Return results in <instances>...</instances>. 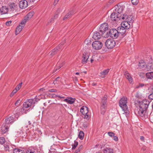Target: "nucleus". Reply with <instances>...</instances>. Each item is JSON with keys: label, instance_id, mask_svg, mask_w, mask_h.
I'll return each instance as SVG.
<instances>
[{"label": "nucleus", "instance_id": "obj_1", "mask_svg": "<svg viewBox=\"0 0 153 153\" xmlns=\"http://www.w3.org/2000/svg\"><path fill=\"white\" fill-rule=\"evenodd\" d=\"M123 9V7L121 3H119L117 5H115V15L117 13L116 11L119 15H116L117 19H115V21L117 20L118 19L119 20H121L122 19L125 20L126 22H128L129 23H131L133 21V17L132 15H128L126 14L123 15L122 16H120V14L121 13Z\"/></svg>", "mask_w": 153, "mask_h": 153}, {"label": "nucleus", "instance_id": "obj_2", "mask_svg": "<svg viewBox=\"0 0 153 153\" xmlns=\"http://www.w3.org/2000/svg\"><path fill=\"white\" fill-rule=\"evenodd\" d=\"M149 104V101L146 100H143L140 102L139 105L135 111V113L141 117L146 116V110Z\"/></svg>", "mask_w": 153, "mask_h": 153}, {"label": "nucleus", "instance_id": "obj_3", "mask_svg": "<svg viewBox=\"0 0 153 153\" xmlns=\"http://www.w3.org/2000/svg\"><path fill=\"white\" fill-rule=\"evenodd\" d=\"M127 102V98L124 97L121 98L119 102L120 107L125 113H127L128 111V108L126 104Z\"/></svg>", "mask_w": 153, "mask_h": 153}, {"label": "nucleus", "instance_id": "obj_4", "mask_svg": "<svg viewBox=\"0 0 153 153\" xmlns=\"http://www.w3.org/2000/svg\"><path fill=\"white\" fill-rule=\"evenodd\" d=\"M17 119L15 114L8 115L5 117L4 123L9 125L13 123Z\"/></svg>", "mask_w": 153, "mask_h": 153}, {"label": "nucleus", "instance_id": "obj_5", "mask_svg": "<svg viewBox=\"0 0 153 153\" xmlns=\"http://www.w3.org/2000/svg\"><path fill=\"white\" fill-rule=\"evenodd\" d=\"M125 29L121 26L120 27H118L117 29H115L117 33H115V39L118 37H119L120 39L122 38L123 35L125 33Z\"/></svg>", "mask_w": 153, "mask_h": 153}, {"label": "nucleus", "instance_id": "obj_6", "mask_svg": "<svg viewBox=\"0 0 153 153\" xmlns=\"http://www.w3.org/2000/svg\"><path fill=\"white\" fill-rule=\"evenodd\" d=\"M107 96L105 95L102 99V101L101 105V113L103 114L105 111V108L107 106Z\"/></svg>", "mask_w": 153, "mask_h": 153}, {"label": "nucleus", "instance_id": "obj_7", "mask_svg": "<svg viewBox=\"0 0 153 153\" xmlns=\"http://www.w3.org/2000/svg\"><path fill=\"white\" fill-rule=\"evenodd\" d=\"M33 16V13L30 12L29 13L24 17V19L22 20L19 25L24 27L26 22L31 19Z\"/></svg>", "mask_w": 153, "mask_h": 153}, {"label": "nucleus", "instance_id": "obj_8", "mask_svg": "<svg viewBox=\"0 0 153 153\" xmlns=\"http://www.w3.org/2000/svg\"><path fill=\"white\" fill-rule=\"evenodd\" d=\"M80 111L82 114L84 116V118L86 119H88L90 118L89 115L88 114V109L85 106H83L80 109Z\"/></svg>", "mask_w": 153, "mask_h": 153}, {"label": "nucleus", "instance_id": "obj_9", "mask_svg": "<svg viewBox=\"0 0 153 153\" xmlns=\"http://www.w3.org/2000/svg\"><path fill=\"white\" fill-rule=\"evenodd\" d=\"M93 48L96 50L100 49L102 46V44L101 42L98 41H95L92 44Z\"/></svg>", "mask_w": 153, "mask_h": 153}, {"label": "nucleus", "instance_id": "obj_10", "mask_svg": "<svg viewBox=\"0 0 153 153\" xmlns=\"http://www.w3.org/2000/svg\"><path fill=\"white\" fill-rule=\"evenodd\" d=\"M114 39H108L106 41L105 45L108 48H112L115 46V41Z\"/></svg>", "mask_w": 153, "mask_h": 153}, {"label": "nucleus", "instance_id": "obj_11", "mask_svg": "<svg viewBox=\"0 0 153 153\" xmlns=\"http://www.w3.org/2000/svg\"><path fill=\"white\" fill-rule=\"evenodd\" d=\"M114 29H111L108 31L106 32L103 36L104 37L106 38L110 36L112 39H114V37H115Z\"/></svg>", "mask_w": 153, "mask_h": 153}, {"label": "nucleus", "instance_id": "obj_12", "mask_svg": "<svg viewBox=\"0 0 153 153\" xmlns=\"http://www.w3.org/2000/svg\"><path fill=\"white\" fill-rule=\"evenodd\" d=\"M108 25L107 23H103L101 25L100 27V33H103L104 35H105L104 33H105V32L108 29Z\"/></svg>", "mask_w": 153, "mask_h": 153}, {"label": "nucleus", "instance_id": "obj_13", "mask_svg": "<svg viewBox=\"0 0 153 153\" xmlns=\"http://www.w3.org/2000/svg\"><path fill=\"white\" fill-rule=\"evenodd\" d=\"M4 149L7 151H8L10 153L14 152V150L16 149L14 146L10 145H5L4 146Z\"/></svg>", "mask_w": 153, "mask_h": 153}, {"label": "nucleus", "instance_id": "obj_14", "mask_svg": "<svg viewBox=\"0 0 153 153\" xmlns=\"http://www.w3.org/2000/svg\"><path fill=\"white\" fill-rule=\"evenodd\" d=\"M10 126L5 123L3 124L1 128V131L2 134H4L8 131Z\"/></svg>", "mask_w": 153, "mask_h": 153}, {"label": "nucleus", "instance_id": "obj_15", "mask_svg": "<svg viewBox=\"0 0 153 153\" xmlns=\"http://www.w3.org/2000/svg\"><path fill=\"white\" fill-rule=\"evenodd\" d=\"M28 6V3L27 0H23L20 1L19 3V7L22 9H25Z\"/></svg>", "mask_w": 153, "mask_h": 153}, {"label": "nucleus", "instance_id": "obj_16", "mask_svg": "<svg viewBox=\"0 0 153 153\" xmlns=\"http://www.w3.org/2000/svg\"><path fill=\"white\" fill-rule=\"evenodd\" d=\"M64 44V43H62L61 44L59 45L58 46L56 47L50 53V55L53 56L56 54L59 51V50L61 49L62 45Z\"/></svg>", "mask_w": 153, "mask_h": 153}, {"label": "nucleus", "instance_id": "obj_17", "mask_svg": "<svg viewBox=\"0 0 153 153\" xmlns=\"http://www.w3.org/2000/svg\"><path fill=\"white\" fill-rule=\"evenodd\" d=\"M33 101V100L31 99L27 100L23 104L24 107L26 108L30 107L32 105Z\"/></svg>", "mask_w": 153, "mask_h": 153}, {"label": "nucleus", "instance_id": "obj_18", "mask_svg": "<svg viewBox=\"0 0 153 153\" xmlns=\"http://www.w3.org/2000/svg\"><path fill=\"white\" fill-rule=\"evenodd\" d=\"M102 35H103V33L95 31L92 37L94 39H98L101 38Z\"/></svg>", "mask_w": 153, "mask_h": 153}, {"label": "nucleus", "instance_id": "obj_19", "mask_svg": "<svg viewBox=\"0 0 153 153\" xmlns=\"http://www.w3.org/2000/svg\"><path fill=\"white\" fill-rule=\"evenodd\" d=\"M124 75L125 77L128 80L130 83H131L133 82V79L131 75L128 71L125 72Z\"/></svg>", "mask_w": 153, "mask_h": 153}, {"label": "nucleus", "instance_id": "obj_20", "mask_svg": "<svg viewBox=\"0 0 153 153\" xmlns=\"http://www.w3.org/2000/svg\"><path fill=\"white\" fill-rule=\"evenodd\" d=\"M89 54L88 53H84L83 54L82 62V64H85L87 62L88 59Z\"/></svg>", "mask_w": 153, "mask_h": 153}, {"label": "nucleus", "instance_id": "obj_21", "mask_svg": "<svg viewBox=\"0 0 153 153\" xmlns=\"http://www.w3.org/2000/svg\"><path fill=\"white\" fill-rule=\"evenodd\" d=\"M131 23H129L128 22H126V21L123 22L121 23V26L123 27L125 29H128L131 27Z\"/></svg>", "mask_w": 153, "mask_h": 153}, {"label": "nucleus", "instance_id": "obj_22", "mask_svg": "<svg viewBox=\"0 0 153 153\" xmlns=\"http://www.w3.org/2000/svg\"><path fill=\"white\" fill-rule=\"evenodd\" d=\"M76 100V99L71 97H67L64 100V101L67 102L69 104H72L74 103Z\"/></svg>", "mask_w": 153, "mask_h": 153}, {"label": "nucleus", "instance_id": "obj_23", "mask_svg": "<svg viewBox=\"0 0 153 153\" xmlns=\"http://www.w3.org/2000/svg\"><path fill=\"white\" fill-rule=\"evenodd\" d=\"M145 70L147 71L153 70V63L152 62L148 63L146 66Z\"/></svg>", "mask_w": 153, "mask_h": 153}, {"label": "nucleus", "instance_id": "obj_24", "mask_svg": "<svg viewBox=\"0 0 153 153\" xmlns=\"http://www.w3.org/2000/svg\"><path fill=\"white\" fill-rule=\"evenodd\" d=\"M74 11L73 10L69 11L68 13L64 16L63 18V20H65L68 18L70 17L71 16L74 14Z\"/></svg>", "mask_w": 153, "mask_h": 153}, {"label": "nucleus", "instance_id": "obj_25", "mask_svg": "<svg viewBox=\"0 0 153 153\" xmlns=\"http://www.w3.org/2000/svg\"><path fill=\"white\" fill-rule=\"evenodd\" d=\"M109 70V69H107L103 70V71H101L100 73V77L102 78L105 77V75H106L108 73Z\"/></svg>", "mask_w": 153, "mask_h": 153}, {"label": "nucleus", "instance_id": "obj_26", "mask_svg": "<svg viewBox=\"0 0 153 153\" xmlns=\"http://www.w3.org/2000/svg\"><path fill=\"white\" fill-rule=\"evenodd\" d=\"M146 63L145 61L143 60H140L138 64L139 67L140 68H145L146 65Z\"/></svg>", "mask_w": 153, "mask_h": 153}, {"label": "nucleus", "instance_id": "obj_27", "mask_svg": "<svg viewBox=\"0 0 153 153\" xmlns=\"http://www.w3.org/2000/svg\"><path fill=\"white\" fill-rule=\"evenodd\" d=\"M24 28V27L19 25V26H18L16 30H15V34L16 35L19 34L20 32L22 31V30Z\"/></svg>", "mask_w": 153, "mask_h": 153}, {"label": "nucleus", "instance_id": "obj_28", "mask_svg": "<svg viewBox=\"0 0 153 153\" xmlns=\"http://www.w3.org/2000/svg\"><path fill=\"white\" fill-rule=\"evenodd\" d=\"M8 9L6 7H3L1 11H0V14L2 15L7 13L8 12Z\"/></svg>", "mask_w": 153, "mask_h": 153}, {"label": "nucleus", "instance_id": "obj_29", "mask_svg": "<svg viewBox=\"0 0 153 153\" xmlns=\"http://www.w3.org/2000/svg\"><path fill=\"white\" fill-rule=\"evenodd\" d=\"M104 153H114L113 149L109 147L106 148L103 150Z\"/></svg>", "mask_w": 153, "mask_h": 153}, {"label": "nucleus", "instance_id": "obj_30", "mask_svg": "<svg viewBox=\"0 0 153 153\" xmlns=\"http://www.w3.org/2000/svg\"><path fill=\"white\" fill-rule=\"evenodd\" d=\"M9 6L10 9L12 11L16 10L18 7L17 4L14 3H11Z\"/></svg>", "mask_w": 153, "mask_h": 153}, {"label": "nucleus", "instance_id": "obj_31", "mask_svg": "<svg viewBox=\"0 0 153 153\" xmlns=\"http://www.w3.org/2000/svg\"><path fill=\"white\" fill-rule=\"evenodd\" d=\"M146 77L148 79H151L153 78V72H150L146 74Z\"/></svg>", "mask_w": 153, "mask_h": 153}, {"label": "nucleus", "instance_id": "obj_32", "mask_svg": "<svg viewBox=\"0 0 153 153\" xmlns=\"http://www.w3.org/2000/svg\"><path fill=\"white\" fill-rule=\"evenodd\" d=\"M53 83L54 85H60L61 83V78L60 77H57L54 81Z\"/></svg>", "mask_w": 153, "mask_h": 153}, {"label": "nucleus", "instance_id": "obj_33", "mask_svg": "<svg viewBox=\"0 0 153 153\" xmlns=\"http://www.w3.org/2000/svg\"><path fill=\"white\" fill-rule=\"evenodd\" d=\"M26 153H36V150L33 148H29L27 150Z\"/></svg>", "mask_w": 153, "mask_h": 153}, {"label": "nucleus", "instance_id": "obj_34", "mask_svg": "<svg viewBox=\"0 0 153 153\" xmlns=\"http://www.w3.org/2000/svg\"><path fill=\"white\" fill-rule=\"evenodd\" d=\"M14 153H25L24 151L23 150H21L20 149L16 148L14 150Z\"/></svg>", "mask_w": 153, "mask_h": 153}, {"label": "nucleus", "instance_id": "obj_35", "mask_svg": "<svg viewBox=\"0 0 153 153\" xmlns=\"http://www.w3.org/2000/svg\"><path fill=\"white\" fill-rule=\"evenodd\" d=\"M84 136V133L82 131H80L79 132L78 137L81 140H82L83 139Z\"/></svg>", "mask_w": 153, "mask_h": 153}, {"label": "nucleus", "instance_id": "obj_36", "mask_svg": "<svg viewBox=\"0 0 153 153\" xmlns=\"http://www.w3.org/2000/svg\"><path fill=\"white\" fill-rule=\"evenodd\" d=\"M110 19L113 22L115 21V12H113L111 14L110 16Z\"/></svg>", "mask_w": 153, "mask_h": 153}, {"label": "nucleus", "instance_id": "obj_37", "mask_svg": "<svg viewBox=\"0 0 153 153\" xmlns=\"http://www.w3.org/2000/svg\"><path fill=\"white\" fill-rule=\"evenodd\" d=\"M5 142V139L3 137H0V144H3Z\"/></svg>", "mask_w": 153, "mask_h": 153}, {"label": "nucleus", "instance_id": "obj_38", "mask_svg": "<svg viewBox=\"0 0 153 153\" xmlns=\"http://www.w3.org/2000/svg\"><path fill=\"white\" fill-rule=\"evenodd\" d=\"M135 96L137 98H141L142 97V95L139 92H137L136 93Z\"/></svg>", "mask_w": 153, "mask_h": 153}, {"label": "nucleus", "instance_id": "obj_39", "mask_svg": "<svg viewBox=\"0 0 153 153\" xmlns=\"http://www.w3.org/2000/svg\"><path fill=\"white\" fill-rule=\"evenodd\" d=\"M131 2L133 5H136L139 2V0H131Z\"/></svg>", "mask_w": 153, "mask_h": 153}, {"label": "nucleus", "instance_id": "obj_40", "mask_svg": "<svg viewBox=\"0 0 153 153\" xmlns=\"http://www.w3.org/2000/svg\"><path fill=\"white\" fill-rule=\"evenodd\" d=\"M21 102V100L20 99L18 100L15 103V106L18 107L20 104Z\"/></svg>", "mask_w": 153, "mask_h": 153}, {"label": "nucleus", "instance_id": "obj_41", "mask_svg": "<svg viewBox=\"0 0 153 153\" xmlns=\"http://www.w3.org/2000/svg\"><path fill=\"white\" fill-rule=\"evenodd\" d=\"M17 90L16 89H14L13 91L11 92V93H10V97H12L13 95L17 92Z\"/></svg>", "mask_w": 153, "mask_h": 153}, {"label": "nucleus", "instance_id": "obj_42", "mask_svg": "<svg viewBox=\"0 0 153 153\" xmlns=\"http://www.w3.org/2000/svg\"><path fill=\"white\" fill-rule=\"evenodd\" d=\"M22 83H19L16 87L15 89L17 90V91H18L21 87L22 85Z\"/></svg>", "mask_w": 153, "mask_h": 153}, {"label": "nucleus", "instance_id": "obj_43", "mask_svg": "<svg viewBox=\"0 0 153 153\" xmlns=\"http://www.w3.org/2000/svg\"><path fill=\"white\" fill-rule=\"evenodd\" d=\"M78 145V143L77 142H75L74 145L72 146V149H75Z\"/></svg>", "mask_w": 153, "mask_h": 153}, {"label": "nucleus", "instance_id": "obj_44", "mask_svg": "<svg viewBox=\"0 0 153 153\" xmlns=\"http://www.w3.org/2000/svg\"><path fill=\"white\" fill-rule=\"evenodd\" d=\"M64 64V62H63L62 64L60 65L59 67L58 68H56L55 70L53 72L55 73V72H56L57 70H58L61 67H62L63 65Z\"/></svg>", "mask_w": 153, "mask_h": 153}, {"label": "nucleus", "instance_id": "obj_45", "mask_svg": "<svg viewBox=\"0 0 153 153\" xmlns=\"http://www.w3.org/2000/svg\"><path fill=\"white\" fill-rule=\"evenodd\" d=\"M108 135L111 137H114V134L111 132H109L108 133Z\"/></svg>", "mask_w": 153, "mask_h": 153}, {"label": "nucleus", "instance_id": "obj_46", "mask_svg": "<svg viewBox=\"0 0 153 153\" xmlns=\"http://www.w3.org/2000/svg\"><path fill=\"white\" fill-rule=\"evenodd\" d=\"M84 43L85 44H86L87 45L91 44V42L90 40H85Z\"/></svg>", "mask_w": 153, "mask_h": 153}, {"label": "nucleus", "instance_id": "obj_47", "mask_svg": "<svg viewBox=\"0 0 153 153\" xmlns=\"http://www.w3.org/2000/svg\"><path fill=\"white\" fill-rule=\"evenodd\" d=\"M12 22L11 21H8L6 22V25L7 26H9L11 23Z\"/></svg>", "mask_w": 153, "mask_h": 153}, {"label": "nucleus", "instance_id": "obj_48", "mask_svg": "<svg viewBox=\"0 0 153 153\" xmlns=\"http://www.w3.org/2000/svg\"><path fill=\"white\" fill-rule=\"evenodd\" d=\"M53 96L54 97H57L59 98H64V97H62L59 95H55V94H53Z\"/></svg>", "mask_w": 153, "mask_h": 153}, {"label": "nucleus", "instance_id": "obj_49", "mask_svg": "<svg viewBox=\"0 0 153 153\" xmlns=\"http://www.w3.org/2000/svg\"><path fill=\"white\" fill-rule=\"evenodd\" d=\"M49 91L51 92H56L57 91L55 89H52L51 90H49Z\"/></svg>", "mask_w": 153, "mask_h": 153}, {"label": "nucleus", "instance_id": "obj_50", "mask_svg": "<svg viewBox=\"0 0 153 153\" xmlns=\"http://www.w3.org/2000/svg\"><path fill=\"white\" fill-rule=\"evenodd\" d=\"M53 20V18H52L50 19L48 21V24L49 23L51 22Z\"/></svg>", "mask_w": 153, "mask_h": 153}, {"label": "nucleus", "instance_id": "obj_51", "mask_svg": "<svg viewBox=\"0 0 153 153\" xmlns=\"http://www.w3.org/2000/svg\"><path fill=\"white\" fill-rule=\"evenodd\" d=\"M58 14L56 13L55 15L54 16V18H53V19H56L58 17Z\"/></svg>", "mask_w": 153, "mask_h": 153}, {"label": "nucleus", "instance_id": "obj_52", "mask_svg": "<svg viewBox=\"0 0 153 153\" xmlns=\"http://www.w3.org/2000/svg\"><path fill=\"white\" fill-rule=\"evenodd\" d=\"M61 12V10L60 9L58 8L57 10V13L59 14L60 12Z\"/></svg>", "mask_w": 153, "mask_h": 153}, {"label": "nucleus", "instance_id": "obj_53", "mask_svg": "<svg viewBox=\"0 0 153 153\" xmlns=\"http://www.w3.org/2000/svg\"><path fill=\"white\" fill-rule=\"evenodd\" d=\"M59 0H55L54 4V5H56L57 3L58 2V1H59Z\"/></svg>", "mask_w": 153, "mask_h": 153}, {"label": "nucleus", "instance_id": "obj_54", "mask_svg": "<svg viewBox=\"0 0 153 153\" xmlns=\"http://www.w3.org/2000/svg\"><path fill=\"white\" fill-rule=\"evenodd\" d=\"M140 139L141 140L144 141V137L143 136H141L140 137Z\"/></svg>", "mask_w": 153, "mask_h": 153}, {"label": "nucleus", "instance_id": "obj_55", "mask_svg": "<svg viewBox=\"0 0 153 153\" xmlns=\"http://www.w3.org/2000/svg\"><path fill=\"white\" fill-rule=\"evenodd\" d=\"M140 88V86L139 84L138 85H136L135 87V88Z\"/></svg>", "mask_w": 153, "mask_h": 153}, {"label": "nucleus", "instance_id": "obj_56", "mask_svg": "<svg viewBox=\"0 0 153 153\" xmlns=\"http://www.w3.org/2000/svg\"><path fill=\"white\" fill-rule=\"evenodd\" d=\"M139 85L140 86V87H142L144 85V84L142 83H140Z\"/></svg>", "mask_w": 153, "mask_h": 153}, {"label": "nucleus", "instance_id": "obj_57", "mask_svg": "<svg viewBox=\"0 0 153 153\" xmlns=\"http://www.w3.org/2000/svg\"><path fill=\"white\" fill-rule=\"evenodd\" d=\"M31 123L30 122V121H29L26 124L27 125L28 124L29 125H31Z\"/></svg>", "mask_w": 153, "mask_h": 153}, {"label": "nucleus", "instance_id": "obj_58", "mask_svg": "<svg viewBox=\"0 0 153 153\" xmlns=\"http://www.w3.org/2000/svg\"><path fill=\"white\" fill-rule=\"evenodd\" d=\"M27 0L28 1H29L30 2H31L34 1H35V0Z\"/></svg>", "mask_w": 153, "mask_h": 153}, {"label": "nucleus", "instance_id": "obj_59", "mask_svg": "<svg viewBox=\"0 0 153 153\" xmlns=\"http://www.w3.org/2000/svg\"><path fill=\"white\" fill-rule=\"evenodd\" d=\"M114 1V0H111L109 2L110 3H113Z\"/></svg>", "mask_w": 153, "mask_h": 153}, {"label": "nucleus", "instance_id": "obj_60", "mask_svg": "<svg viewBox=\"0 0 153 153\" xmlns=\"http://www.w3.org/2000/svg\"><path fill=\"white\" fill-rule=\"evenodd\" d=\"M40 100V99H37V98H36V99H35V101H38V100Z\"/></svg>", "mask_w": 153, "mask_h": 153}, {"label": "nucleus", "instance_id": "obj_61", "mask_svg": "<svg viewBox=\"0 0 153 153\" xmlns=\"http://www.w3.org/2000/svg\"><path fill=\"white\" fill-rule=\"evenodd\" d=\"M118 140V137L115 136V141Z\"/></svg>", "mask_w": 153, "mask_h": 153}, {"label": "nucleus", "instance_id": "obj_62", "mask_svg": "<svg viewBox=\"0 0 153 153\" xmlns=\"http://www.w3.org/2000/svg\"><path fill=\"white\" fill-rule=\"evenodd\" d=\"M94 61V60L92 59H91V63H92V62H93Z\"/></svg>", "mask_w": 153, "mask_h": 153}, {"label": "nucleus", "instance_id": "obj_63", "mask_svg": "<svg viewBox=\"0 0 153 153\" xmlns=\"http://www.w3.org/2000/svg\"><path fill=\"white\" fill-rule=\"evenodd\" d=\"M96 85V84H95L94 83H93L92 84V85H93V86H94V85Z\"/></svg>", "mask_w": 153, "mask_h": 153}, {"label": "nucleus", "instance_id": "obj_64", "mask_svg": "<svg viewBox=\"0 0 153 153\" xmlns=\"http://www.w3.org/2000/svg\"><path fill=\"white\" fill-rule=\"evenodd\" d=\"M76 75H79V73H78V72H77L75 74Z\"/></svg>", "mask_w": 153, "mask_h": 153}]
</instances>
